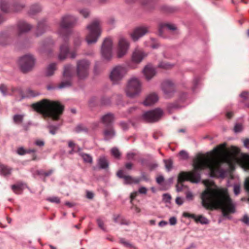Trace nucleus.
Listing matches in <instances>:
<instances>
[{
  "instance_id": "9b49d317",
  "label": "nucleus",
  "mask_w": 249,
  "mask_h": 249,
  "mask_svg": "<svg viewBox=\"0 0 249 249\" xmlns=\"http://www.w3.org/2000/svg\"><path fill=\"white\" fill-rule=\"evenodd\" d=\"M77 18L71 15H65L62 17L59 23L61 29H68L72 28L76 23Z\"/></svg>"
},
{
  "instance_id": "e433bc0d",
  "label": "nucleus",
  "mask_w": 249,
  "mask_h": 249,
  "mask_svg": "<svg viewBox=\"0 0 249 249\" xmlns=\"http://www.w3.org/2000/svg\"><path fill=\"white\" fill-rule=\"evenodd\" d=\"M111 99L109 96L103 95L100 99V104L101 106H106L111 104Z\"/></svg>"
},
{
  "instance_id": "774afa93",
  "label": "nucleus",
  "mask_w": 249,
  "mask_h": 249,
  "mask_svg": "<svg viewBox=\"0 0 249 249\" xmlns=\"http://www.w3.org/2000/svg\"><path fill=\"white\" fill-rule=\"evenodd\" d=\"M241 221L246 225L249 226V217L247 215H245Z\"/></svg>"
},
{
  "instance_id": "4468645a",
  "label": "nucleus",
  "mask_w": 249,
  "mask_h": 249,
  "mask_svg": "<svg viewBox=\"0 0 249 249\" xmlns=\"http://www.w3.org/2000/svg\"><path fill=\"white\" fill-rule=\"evenodd\" d=\"M161 89L166 98L171 97L175 92V85L171 80H165L161 84Z\"/></svg>"
},
{
  "instance_id": "49530a36",
  "label": "nucleus",
  "mask_w": 249,
  "mask_h": 249,
  "mask_svg": "<svg viewBox=\"0 0 249 249\" xmlns=\"http://www.w3.org/2000/svg\"><path fill=\"white\" fill-rule=\"evenodd\" d=\"M111 153L115 158L117 159L120 158L121 153L117 147L112 148L111 150Z\"/></svg>"
},
{
  "instance_id": "a18cd8bd",
  "label": "nucleus",
  "mask_w": 249,
  "mask_h": 249,
  "mask_svg": "<svg viewBox=\"0 0 249 249\" xmlns=\"http://www.w3.org/2000/svg\"><path fill=\"white\" fill-rule=\"evenodd\" d=\"M59 125H49L47 126V128L49 129V132L51 134L55 135L56 131L59 129Z\"/></svg>"
},
{
  "instance_id": "f3484780",
  "label": "nucleus",
  "mask_w": 249,
  "mask_h": 249,
  "mask_svg": "<svg viewBox=\"0 0 249 249\" xmlns=\"http://www.w3.org/2000/svg\"><path fill=\"white\" fill-rule=\"evenodd\" d=\"M17 26L18 35L28 32L32 28V26L31 24L23 20L18 21Z\"/></svg>"
},
{
  "instance_id": "864d4df0",
  "label": "nucleus",
  "mask_w": 249,
  "mask_h": 249,
  "mask_svg": "<svg viewBox=\"0 0 249 249\" xmlns=\"http://www.w3.org/2000/svg\"><path fill=\"white\" fill-rule=\"evenodd\" d=\"M225 143H222L219 145L218 146L215 147L213 149V151L217 154H219L221 152L222 149L224 148L225 147Z\"/></svg>"
},
{
  "instance_id": "aec40b11",
  "label": "nucleus",
  "mask_w": 249,
  "mask_h": 249,
  "mask_svg": "<svg viewBox=\"0 0 249 249\" xmlns=\"http://www.w3.org/2000/svg\"><path fill=\"white\" fill-rule=\"evenodd\" d=\"M101 120L106 126H111L115 120V117L113 113L108 112L103 115Z\"/></svg>"
},
{
  "instance_id": "c9c22d12",
  "label": "nucleus",
  "mask_w": 249,
  "mask_h": 249,
  "mask_svg": "<svg viewBox=\"0 0 249 249\" xmlns=\"http://www.w3.org/2000/svg\"><path fill=\"white\" fill-rule=\"evenodd\" d=\"M162 27H165L169 31L178 34V28L176 25L172 23H164V25H162Z\"/></svg>"
},
{
  "instance_id": "dca6fc26",
  "label": "nucleus",
  "mask_w": 249,
  "mask_h": 249,
  "mask_svg": "<svg viewBox=\"0 0 249 249\" xmlns=\"http://www.w3.org/2000/svg\"><path fill=\"white\" fill-rule=\"evenodd\" d=\"M239 105L243 108H249V92L243 91L239 95Z\"/></svg>"
},
{
  "instance_id": "2eb2a0df",
  "label": "nucleus",
  "mask_w": 249,
  "mask_h": 249,
  "mask_svg": "<svg viewBox=\"0 0 249 249\" xmlns=\"http://www.w3.org/2000/svg\"><path fill=\"white\" fill-rule=\"evenodd\" d=\"M116 175L119 178L124 179V184L125 185L132 183L138 184L141 180L140 178H133L129 175H124V171L122 170H119L117 172Z\"/></svg>"
},
{
  "instance_id": "9d476101",
  "label": "nucleus",
  "mask_w": 249,
  "mask_h": 249,
  "mask_svg": "<svg viewBox=\"0 0 249 249\" xmlns=\"http://www.w3.org/2000/svg\"><path fill=\"white\" fill-rule=\"evenodd\" d=\"M112 42L110 38H106L101 46L102 57L107 61L112 57Z\"/></svg>"
},
{
  "instance_id": "c756f323",
  "label": "nucleus",
  "mask_w": 249,
  "mask_h": 249,
  "mask_svg": "<svg viewBox=\"0 0 249 249\" xmlns=\"http://www.w3.org/2000/svg\"><path fill=\"white\" fill-rule=\"evenodd\" d=\"M72 67L71 65L68 64L64 66L63 72V76L64 79H71L72 78Z\"/></svg>"
},
{
  "instance_id": "4d7b16f0",
  "label": "nucleus",
  "mask_w": 249,
  "mask_h": 249,
  "mask_svg": "<svg viewBox=\"0 0 249 249\" xmlns=\"http://www.w3.org/2000/svg\"><path fill=\"white\" fill-rule=\"evenodd\" d=\"M97 222L98 226L101 228L103 231H106V229L104 226V223L102 219L98 218L97 219Z\"/></svg>"
},
{
  "instance_id": "c85d7f7f",
  "label": "nucleus",
  "mask_w": 249,
  "mask_h": 249,
  "mask_svg": "<svg viewBox=\"0 0 249 249\" xmlns=\"http://www.w3.org/2000/svg\"><path fill=\"white\" fill-rule=\"evenodd\" d=\"M103 134L105 137V140H108L113 138L116 134L115 131L112 126H111L109 128L104 130Z\"/></svg>"
},
{
  "instance_id": "58836bf2",
  "label": "nucleus",
  "mask_w": 249,
  "mask_h": 249,
  "mask_svg": "<svg viewBox=\"0 0 249 249\" xmlns=\"http://www.w3.org/2000/svg\"><path fill=\"white\" fill-rule=\"evenodd\" d=\"M65 80L63 81L59 85L58 88L63 89L66 88L70 87L71 86V79H65Z\"/></svg>"
},
{
  "instance_id": "a878e982",
  "label": "nucleus",
  "mask_w": 249,
  "mask_h": 249,
  "mask_svg": "<svg viewBox=\"0 0 249 249\" xmlns=\"http://www.w3.org/2000/svg\"><path fill=\"white\" fill-rule=\"evenodd\" d=\"M97 165L99 169H107L108 168L109 162L106 157L102 156L98 159Z\"/></svg>"
},
{
  "instance_id": "2f4dec72",
  "label": "nucleus",
  "mask_w": 249,
  "mask_h": 249,
  "mask_svg": "<svg viewBox=\"0 0 249 249\" xmlns=\"http://www.w3.org/2000/svg\"><path fill=\"white\" fill-rule=\"evenodd\" d=\"M12 5L11 12H18L22 10L25 7V4L17 2V0H13Z\"/></svg>"
},
{
  "instance_id": "052dcab7",
  "label": "nucleus",
  "mask_w": 249,
  "mask_h": 249,
  "mask_svg": "<svg viewBox=\"0 0 249 249\" xmlns=\"http://www.w3.org/2000/svg\"><path fill=\"white\" fill-rule=\"evenodd\" d=\"M120 242L121 244L124 245V246L126 247H130L131 248L133 247L132 245L130 244V243L126 241L124 239V238H121L120 240Z\"/></svg>"
},
{
  "instance_id": "bf43d9fd",
  "label": "nucleus",
  "mask_w": 249,
  "mask_h": 249,
  "mask_svg": "<svg viewBox=\"0 0 249 249\" xmlns=\"http://www.w3.org/2000/svg\"><path fill=\"white\" fill-rule=\"evenodd\" d=\"M119 124L123 130L126 131L128 129V124L125 122L121 121Z\"/></svg>"
},
{
  "instance_id": "f257e3e1",
  "label": "nucleus",
  "mask_w": 249,
  "mask_h": 249,
  "mask_svg": "<svg viewBox=\"0 0 249 249\" xmlns=\"http://www.w3.org/2000/svg\"><path fill=\"white\" fill-rule=\"evenodd\" d=\"M202 205L207 209H221L223 216L230 218L228 213H234L235 207L226 188L207 186L201 195Z\"/></svg>"
},
{
  "instance_id": "b1692460",
  "label": "nucleus",
  "mask_w": 249,
  "mask_h": 249,
  "mask_svg": "<svg viewBox=\"0 0 249 249\" xmlns=\"http://www.w3.org/2000/svg\"><path fill=\"white\" fill-rule=\"evenodd\" d=\"M159 100L158 95L155 93L150 94L148 95L142 104L145 106H150L154 104Z\"/></svg>"
},
{
  "instance_id": "20e7f679",
  "label": "nucleus",
  "mask_w": 249,
  "mask_h": 249,
  "mask_svg": "<svg viewBox=\"0 0 249 249\" xmlns=\"http://www.w3.org/2000/svg\"><path fill=\"white\" fill-rule=\"evenodd\" d=\"M101 24V20L96 18L87 25L86 28L89 33L86 37V41L88 45L97 42L102 33Z\"/></svg>"
},
{
  "instance_id": "6e6552de",
  "label": "nucleus",
  "mask_w": 249,
  "mask_h": 249,
  "mask_svg": "<svg viewBox=\"0 0 249 249\" xmlns=\"http://www.w3.org/2000/svg\"><path fill=\"white\" fill-rule=\"evenodd\" d=\"M126 72V70L124 67L118 65L114 67L109 75L113 84H118L124 77Z\"/></svg>"
},
{
  "instance_id": "5701e85b",
  "label": "nucleus",
  "mask_w": 249,
  "mask_h": 249,
  "mask_svg": "<svg viewBox=\"0 0 249 249\" xmlns=\"http://www.w3.org/2000/svg\"><path fill=\"white\" fill-rule=\"evenodd\" d=\"M47 29V25L45 20H42L38 22L35 35L36 37L42 35Z\"/></svg>"
},
{
  "instance_id": "6ab92c4d",
  "label": "nucleus",
  "mask_w": 249,
  "mask_h": 249,
  "mask_svg": "<svg viewBox=\"0 0 249 249\" xmlns=\"http://www.w3.org/2000/svg\"><path fill=\"white\" fill-rule=\"evenodd\" d=\"M239 152L240 149L238 148L233 146H231L229 154L226 155L224 158L225 162L229 165H231L232 158L238 154Z\"/></svg>"
},
{
  "instance_id": "13d9d810",
  "label": "nucleus",
  "mask_w": 249,
  "mask_h": 249,
  "mask_svg": "<svg viewBox=\"0 0 249 249\" xmlns=\"http://www.w3.org/2000/svg\"><path fill=\"white\" fill-rule=\"evenodd\" d=\"M244 188L248 194H249V177H247L244 183Z\"/></svg>"
},
{
  "instance_id": "393cba45",
  "label": "nucleus",
  "mask_w": 249,
  "mask_h": 249,
  "mask_svg": "<svg viewBox=\"0 0 249 249\" xmlns=\"http://www.w3.org/2000/svg\"><path fill=\"white\" fill-rule=\"evenodd\" d=\"M69 48L68 45L65 43L60 46V53L58 55V59L60 60H64L67 57L69 53Z\"/></svg>"
},
{
  "instance_id": "f8f14e48",
  "label": "nucleus",
  "mask_w": 249,
  "mask_h": 249,
  "mask_svg": "<svg viewBox=\"0 0 249 249\" xmlns=\"http://www.w3.org/2000/svg\"><path fill=\"white\" fill-rule=\"evenodd\" d=\"M129 48V42L123 36H120L118 41V49L117 57L122 58L125 55Z\"/></svg>"
},
{
  "instance_id": "680f3d73",
  "label": "nucleus",
  "mask_w": 249,
  "mask_h": 249,
  "mask_svg": "<svg viewBox=\"0 0 249 249\" xmlns=\"http://www.w3.org/2000/svg\"><path fill=\"white\" fill-rule=\"evenodd\" d=\"M162 198L164 202H169L171 199V196L169 194H164Z\"/></svg>"
},
{
  "instance_id": "7ed1b4c3",
  "label": "nucleus",
  "mask_w": 249,
  "mask_h": 249,
  "mask_svg": "<svg viewBox=\"0 0 249 249\" xmlns=\"http://www.w3.org/2000/svg\"><path fill=\"white\" fill-rule=\"evenodd\" d=\"M31 107L36 111L44 116L50 117L53 120H58L64 110V106L58 101L46 99L33 104Z\"/></svg>"
},
{
  "instance_id": "412c9836",
  "label": "nucleus",
  "mask_w": 249,
  "mask_h": 249,
  "mask_svg": "<svg viewBox=\"0 0 249 249\" xmlns=\"http://www.w3.org/2000/svg\"><path fill=\"white\" fill-rule=\"evenodd\" d=\"M143 72L146 79L148 81L151 80L156 73L155 69L150 65L145 66L143 70Z\"/></svg>"
},
{
  "instance_id": "a211bd4d",
  "label": "nucleus",
  "mask_w": 249,
  "mask_h": 249,
  "mask_svg": "<svg viewBox=\"0 0 249 249\" xmlns=\"http://www.w3.org/2000/svg\"><path fill=\"white\" fill-rule=\"evenodd\" d=\"M183 216L185 217L193 218L196 223H200L202 224H208L209 223V220L202 215L196 216L195 214L185 213H183Z\"/></svg>"
},
{
  "instance_id": "0eeeda50",
  "label": "nucleus",
  "mask_w": 249,
  "mask_h": 249,
  "mask_svg": "<svg viewBox=\"0 0 249 249\" xmlns=\"http://www.w3.org/2000/svg\"><path fill=\"white\" fill-rule=\"evenodd\" d=\"M90 63L82 59L78 60L76 64V75L79 79L84 80L89 75Z\"/></svg>"
},
{
  "instance_id": "cd10ccee",
  "label": "nucleus",
  "mask_w": 249,
  "mask_h": 249,
  "mask_svg": "<svg viewBox=\"0 0 249 249\" xmlns=\"http://www.w3.org/2000/svg\"><path fill=\"white\" fill-rule=\"evenodd\" d=\"M0 10L5 13L11 12L12 6H10L8 0H0Z\"/></svg>"
},
{
  "instance_id": "338daca9",
  "label": "nucleus",
  "mask_w": 249,
  "mask_h": 249,
  "mask_svg": "<svg viewBox=\"0 0 249 249\" xmlns=\"http://www.w3.org/2000/svg\"><path fill=\"white\" fill-rule=\"evenodd\" d=\"M183 182H178V183L176 186V190L177 192H181L182 190L183 185L182 184Z\"/></svg>"
},
{
  "instance_id": "a19ab883",
  "label": "nucleus",
  "mask_w": 249,
  "mask_h": 249,
  "mask_svg": "<svg viewBox=\"0 0 249 249\" xmlns=\"http://www.w3.org/2000/svg\"><path fill=\"white\" fill-rule=\"evenodd\" d=\"M41 10V9L38 5H33L31 7L30 11H29V14L30 15H34L39 13Z\"/></svg>"
},
{
  "instance_id": "423d86ee",
  "label": "nucleus",
  "mask_w": 249,
  "mask_h": 249,
  "mask_svg": "<svg viewBox=\"0 0 249 249\" xmlns=\"http://www.w3.org/2000/svg\"><path fill=\"white\" fill-rule=\"evenodd\" d=\"M36 62L35 58L32 54H25L21 57L19 60L21 71L24 73L30 71L35 66Z\"/></svg>"
},
{
  "instance_id": "5fc2aeb1",
  "label": "nucleus",
  "mask_w": 249,
  "mask_h": 249,
  "mask_svg": "<svg viewBox=\"0 0 249 249\" xmlns=\"http://www.w3.org/2000/svg\"><path fill=\"white\" fill-rule=\"evenodd\" d=\"M17 153L20 156L24 155L26 154V149H25L23 146L19 147L17 149Z\"/></svg>"
},
{
  "instance_id": "7c9ffc66",
  "label": "nucleus",
  "mask_w": 249,
  "mask_h": 249,
  "mask_svg": "<svg viewBox=\"0 0 249 249\" xmlns=\"http://www.w3.org/2000/svg\"><path fill=\"white\" fill-rule=\"evenodd\" d=\"M56 70V64L55 63H52L49 65L46 68L45 75L46 76L49 77L52 76Z\"/></svg>"
},
{
  "instance_id": "ea45409f",
  "label": "nucleus",
  "mask_w": 249,
  "mask_h": 249,
  "mask_svg": "<svg viewBox=\"0 0 249 249\" xmlns=\"http://www.w3.org/2000/svg\"><path fill=\"white\" fill-rule=\"evenodd\" d=\"M53 45V42L51 38H48L44 40L41 44L42 49L49 48Z\"/></svg>"
},
{
  "instance_id": "e2e57ef3",
  "label": "nucleus",
  "mask_w": 249,
  "mask_h": 249,
  "mask_svg": "<svg viewBox=\"0 0 249 249\" xmlns=\"http://www.w3.org/2000/svg\"><path fill=\"white\" fill-rule=\"evenodd\" d=\"M241 188L239 185H235L233 187V191L234 194L237 196L240 193Z\"/></svg>"
},
{
  "instance_id": "79ce46f5",
  "label": "nucleus",
  "mask_w": 249,
  "mask_h": 249,
  "mask_svg": "<svg viewBox=\"0 0 249 249\" xmlns=\"http://www.w3.org/2000/svg\"><path fill=\"white\" fill-rule=\"evenodd\" d=\"M24 184L23 183H19L17 184H14L11 186V188L13 191L17 194H18V192L19 191H22L23 189V185Z\"/></svg>"
},
{
  "instance_id": "473e14b6",
  "label": "nucleus",
  "mask_w": 249,
  "mask_h": 249,
  "mask_svg": "<svg viewBox=\"0 0 249 249\" xmlns=\"http://www.w3.org/2000/svg\"><path fill=\"white\" fill-rule=\"evenodd\" d=\"M26 92V96L22 95V99L25 98H34L40 95V93L39 91L33 90L31 89H27Z\"/></svg>"
},
{
  "instance_id": "bb28decb",
  "label": "nucleus",
  "mask_w": 249,
  "mask_h": 249,
  "mask_svg": "<svg viewBox=\"0 0 249 249\" xmlns=\"http://www.w3.org/2000/svg\"><path fill=\"white\" fill-rule=\"evenodd\" d=\"M239 160L242 166L245 170H249V155L242 154Z\"/></svg>"
},
{
  "instance_id": "c03bdc74",
  "label": "nucleus",
  "mask_w": 249,
  "mask_h": 249,
  "mask_svg": "<svg viewBox=\"0 0 249 249\" xmlns=\"http://www.w3.org/2000/svg\"><path fill=\"white\" fill-rule=\"evenodd\" d=\"M165 163V167L168 172L170 171L173 168V162L171 159L164 160H163Z\"/></svg>"
},
{
  "instance_id": "4be33fe9",
  "label": "nucleus",
  "mask_w": 249,
  "mask_h": 249,
  "mask_svg": "<svg viewBox=\"0 0 249 249\" xmlns=\"http://www.w3.org/2000/svg\"><path fill=\"white\" fill-rule=\"evenodd\" d=\"M146 56V54L142 51L136 50L133 53L132 60L136 63H140Z\"/></svg>"
},
{
  "instance_id": "8fccbe9b",
  "label": "nucleus",
  "mask_w": 249,
  "mask_h": 249,
  "mask_svg": "<svg viewBox=\"0 0 249 249\" xmlns=\"http://www.w3.org/2000/svg\"><path fill=\"white\" fill-rule=\"evenodd\" d=\"M46 200L50 202L55 203L56 204H59L60 202V198L57 196L48 197L46 199Z\"/></svg>"
},
{
  "instance_id": "1a4fd4ad",
  "label": "nucleus",
  "mask_w": 249,
  "mask_h": 249,
  "mask_svg": "<svg viewBox=\"0 0 249 249\" xmlns=\"http://www.w3.org/2000/svg\"><path fill=\"white\" fill-rule=\"evenodd\" d=\"M163 112L160 108H156L145 112L142 115L143 119L148 123L158 121L163 115Z\"/></svg>"
},
{
  "instance_id": "4c0bfd02",
  "label": "nucleus",
  "mask_w": 249,
  "mask_h": 249,
  "mask_svg": "<svg viewBox=\"0 0 249 249\" xmlns=\"http://www.w3.org/2000/svg\"><path fill=\"white\" fill-rule=\"evenodd\" d=\"M74 131L77 133H79L82 132L88 133L89 130L86 126H85L82 124H80L77 125L75 127Z\"/></svg>"
},
{
  "instance_id": "6e6d98bb",
  "label": "nucleus",
  "mask_w": 249,
  "mask_h": 249,
  "mask_svg": "<svg viewBox=\"0 0 249 249\" xmlns=\"http://www.w3.org/2000/svg\"><path fill=\"white\" fill-rule=\"evenodd\" d=\"M243 127L242 124H236L234 126V131L235 133H239L242 131Z\"/></svg>"
},
{
  "instance_id": "ddd939ff",
  "label": "nucleus",
  "mask_w": 249,
  "mask_h": 249,
  "mask_svg": "<svg viewBox=\"0 0 249 249\" xmlns=\"http://www.w3.org/2000/svg\"><path fill=\"white\" fill-rule=\"evenodd\" d=\"M149 27L146 26H140L136 27L130 34V36L134 41H138L141 37L149 32Z\"/></svg>"
},
{
  "instance_id": "72a5a7b5",
  "label": "nucleus",
  "mask_w": 249,
  "mask_h": 249,
  "mask_svg": "<svg viewBox=\"0 0 249 249\" xmlns=\"http://www.w3.org/2000/svg\"><path fill=\"white\" fill-rule=\"evenodd\" d=\"M12 168L4 164H0V173L1 175L6 176L11 174Z\"/></svg>"
},
{
  "instance_id": "de8ad7c7",
  "label": "nucleus",
  "mask_w": 249,
  "mask_h": 249,
  "mask_svg": "<svg viewBox=\"0 0 249 249\" xmlns=\"http://www.w3.org/2000/svg\"><path fill=\"white\" fill-rule=\"evenodd\" d=\"M23 115L16 114L13 116V121L16 124L21 123L23 122Z\"/></svg>"
},
{
  "instance_id": "69168bd1",
  "label": "nucleus",
  "mask_w": 249,
  "mask_h": 249,
  "mask_svg": "<svg viewBox=\"0 0 249 249\" xmlns=\"http://www.w3.org/2000/svg\"><path fill=\"white\" fill-rule=\"evenodd\" d=\"M120 224L122 225H128L129 223V221L126 220L124 217H122L120 216V218L119 219Z\"/></svg>"
},
{
  "instance_id": "0e129e2a",
  "label": "nucleus",
  "mask_w": 249,
  "mask_h": 249,
  "mask_svg": "<svg viewBox=\"0 0 249 249\" xmlns=\"http://www.w3.org/2000/svg\"><path fill=\"white\" fill-rule=\"evenodd\" d=\"M0 91L4 96L6 95L7 88L4 85L1 84L0 85Z\"/></svg>"
},
{
  "instance_id": "f704fd0d",
  "label": "nucleus",
  "mask_w": 249,
  "mask_h": 249,
  "mask_svg": "<svg viewBox=\"0 0 249 249\" xmlns=\"http://www.w3.org/2000/svg\"><path fill=\"white\" fill-rule=\"evenodd\" d=\"M79 156L82 157L84 162L90 164L92 163V158L89 154L84 153H79Z\"/></svg>"
},
{
  "instance_id": "3c124183",
  "label": "nucleus",
  "mask_w": 249,
  "mask_h": 249,
  "mask_svg": "<svg viewBox=\"0 0 249 249\" xmlns=\"http://www.w3.org/2000/svg\"><path fill=\"white\" fill-rule=\"evenodd\" d=\"M79 12L85 18H88L89 16L90 13L89 10L87 9H80L79 10Z\"/></svg>"
},
{
  "instance_id": "f03ea898",
  "label": "nucleus",
  "mask_w": 249,
  "mask_h": 249,
  "mask_svg": "<svg viewBox=\"0 0 249 249\" xmlns=\"http://www.w3.org/2000/svg\"><path fill=\"white\" fill-rule=\"evenodd\" d=\"M221 161L214 158L199 157L194 161V170L190 172L182 171L178 175V182L190 180L193 183H198L201 177L199 171L209 168L211 176L215 177L218 176L222 178L225 177V172L221 169Z\"/></svg>"
},
{
  "instance_id": "09e8293b",
  "label": "nucleus",
  "mask_w": 249,
  "mask_h": 249,
  "mask_svg": "<svg viewBox=\"0 0 249 249\" xmlns=\"http://www.w3.org/2000/svg\"><path fill=\"white\" fill-rule=\"evenodd\" d=\"M179 156L180 159L183 160H185L188 159L189 156L188 153L184 150H181L179 153Z\"/></svg>"
},
{
  "instance_id": "603ef678",
  "label": "nucleus",
  "mask_w": 249,
  "mask_h": 249,
  "mask_svg": "<svg viewBox=\"0 0 249 249\" xmlns=\"http://www.w3.org/2000/svg\"><path fill=\"white\" fill-rule=\"evenodd\" d=\"M137 107H130L126 112H124L123 114V116L124 117H127L128 115L132 114L133 112H134L137 109Z\"/></svg>"
},
{
  "instance_id": "39448f33",
  "label": "nucleus",
  "mask_w": 249,
  "mask_h": 249,
  "mask_svg": "<svg viewBox=\"0 0 249 249\" xmlns=\"http://www.w3.org/2000/svg\"><path fill=\"white\" fill-rule=\"evenodd\" d=\"M141 90V82L138 78L133 77L128 81L125 91L128 97L134 98L140 94Z\"/></svg>"
},
{
  "instance_id": "37998d69",
  "label": "nucleus",
  "mask_w": 249,
  "mask_h": 249,
  "mask_svg": "<svg viewBox=\"0 0 249 249\" xmlns=\"http://www.w3.org/2000/svg\"><path fill=\"white\" fill-rule=\"evenodd\" d=\"M174 65L167 62H160L158 65V67L160 68L168 70L172 68Z\"/></svg>"
}]
</instances>
